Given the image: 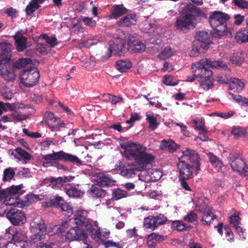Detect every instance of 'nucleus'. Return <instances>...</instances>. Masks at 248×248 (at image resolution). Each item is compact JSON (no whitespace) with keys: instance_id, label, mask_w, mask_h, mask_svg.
Listing matches in <instances>:
<instances>
[{"instance_id":"nucleus-1","label":"nucleus","mask_w":248,"mask_h":248,"mask_svg":"<svg viewBox=\"0 0 248 248\" xmlns=\"http://www.w3.org/2000/svg\"><path fill=\"white\" fill-rule=\"evenodd\" d=\"M208 67L225 70L228 68L226 63L221 61L211 60L205 58L200 61L192 63L191 69L193 75L187 76L186 81L193 82L196 78H199L200 86L204 90L207 91L214 87L213 82V72Z\"/></svg>"},{"instance_id":"nucleus-2","label":"nucleus","mask_w":248,"mask_h":248,"mask_svg":"<svg viewBox=\"0 0 248 248\" xmlns=\"http://www.w3.org/2000/svg\"><path fill=\"white\" fill-rule=\"evenodd\" d=\"M120 145L124 149L123 156L129 160H134L132 165L138 171L145 170L155 159L152 154L146 152L147 148L141 144L128 141L121 143Z\"/></svg>"},{"instance_id":"nucleus-3","label":"nucleus","mask_w":248,"mask_h":248,"mask_svg":"<svg viewBox=\"0 0 248 248\" xmlns=\"http://www.w3.org/2000/svg\"><path fill=\"white\" fill-rule=\"evenodd\" d=\"M183 5L182 14L176 18L174 26L178 31L186 33L195 27L196 17L203 16L204 13L190 2Z\"/></svg>"},{"instance_id":"nucleus-4","label":"nucleus","mask_w":248,"mask_h":248,"mask_svg":"<svg viewBox=\"0 0 248 248\" xmlns=\"http://www.w3.org/2000/svg\"><path fill=\"white\" fill-rule=\"evenodd\" d=\"M42 158L45 161L43 162L42 166L45 168L56 167L58 170H66L67 167L59 163L60 161L69 163L73 165L80 166L84 162L78 156L61 150L53 152L51 154L42 155Z\"/></svg>"},{"instance_id":"nucleus-5","label":"nucleus","mask_w":248,"mask_h":248,"mask_svg":"<svg viewBox=\"0 0 248 248\" xmlns=\"http://www.w3.org/2000/svg\"><path fill=\"white\" fill-rule=\"evenodd\" d=\"M42 158L45 161L43 162L42 166L45 168L56 167L58 170H66L67 167L59 163L60 161L69 163L73 165L80 166L84 162L78 156L61 150L53 152L51 154L42 155Z\"/></svg>"},{"instance_id":"nucleus-6","label":"nucleus","mask_w":248,"mask_h":248,"mask_svg":"<svg viewBox=\"0 0 248 248\" xmlns=\"http://www.w3.org/2000/svg\"><path fill=\"white\" fill-rule=\"evenodd\" d=\"M230 18V16L227 14L220 11L212 12L209 18V22L212 27V36L219 38L225 35H229L227 31L226 22ZM233 30H229V36H232Z\"/></svg>"},{"instance_id":"nucleus-7","label":"nucleus","mask_w":248,"mask_h":248,"mask_svg":"<svg viewBox=\"0 0 248 248\" xmlns=\"http://www.w3.org/2000/svg\"><path fill=\"white\" fill-rule=\"evenodd\" d=\"M30 230L33 233L31 236V240L33 243L45 239L46 232V226L41 217L37 216L31 220Z\"/></svg>"},{"instance_id":"nucleus-8","label":"nucleus","mask_w":248,"mask_h":248,"mask_svg":"<svg viewBox=\"0 0 248 248\" xmlns=\"http://www.w3.org/2000/svg\"><path fill=\"white\" fill-rule=\"evenodd\" d=\"M122 35L109 41V47L108 49L109 54L104 56L109 58L111 54L121 56L128 50V45L124 39V33L121 31Z\"/></svg>"},{"instance_id":"nucleus-9","label":"nucleus","mask_w":248,"mask_h":248,"mask_svg":"<svg viewBox=\"0 0 248 248\" xmlns=\"http://www.w3.org/2000/svg\"><path fill=\"white\" fill-rule=\"evenodd\" d=\"M229 158L231 161V167L234 171L248 177V166L246 165L244 159L240 152L230 153Z\"/></svg>"},{"instance_id":"nucleus-10","label":"nucleus","mask_w":248,"mask_h":248,"mask_svg":"<svg viewBox=\"0 0 248 248\" xmlns=\"http://www.w3.org/2000/svg\"><path fill=\"white\" fill-rule=\"evenodd\" d=\"M40 74L38 69L33 67L22 71L20 80L25 86L31 87L37 83Z\"/></svg>"},{"instance_id":"nucleus-11","label":"nucleus","mask_w":248,"mask_h":248,"mask_svg":"<svg viewBox=\"0 0 248 248\" xmlns=\"http://www.w3.org/2000/svg\"><path fill=\"white\" fill-rule=\"evenodd\" d=\"M74 222L78 227H84L87 231L93 229V220L88 217V212L83 209L77 210L74 215Z\"/></svg>"},{"instance_id":"nucleus-12","label":"nucleus","mask_w":248,"mask_h":248,"mask_svg":"<svg viewBox=\"0 0 248 248\" xmlns=\"http://www.w3.org/2000/svg\"><path fill=\"white\" fill-rule=\"evenodd\" d=\"M44 120L52 131H60L61 128L65 127V124L61 119L56 117L51 111H46L44 113Z\"/></svg>"},{"instance_id":"nucleus-13","label":"nucleus","mask_w":248,"mask_h":248,"mask_svg":"<svg viewBox=\"0 0 248 248\" xmlns=\"http://www.w3.org/2000/svg\"><path fill=\"white\" fill-rule=\"evenodd\" d=\"M167 221V217L162 214L149 216L144 218V227L154 230L159 226L164 225Z\"/></svg>"},{"instance_id":"nucleus-14","label":"nucleus","mask_w":248,"mask_h":248,"mask_svg":"<svg viewBox=\"0 0 248 248\" xmlns=\"http://www.w3.org/2000/svg\"><path fill=\"white\" fill-rule=\"evenodd\" d=\"M6 217L15 226L22 225L26 221V217L24 212L16 208L8 210L6 213Z\"/></svg>"},{"instance_id":"nucleus-15","label":"nucleus","mask_w":248,"mask_h":248,"mask_svg":"<svg viewBox=\"0 0 248 248\" xmlns=\"http://www.w3.org/2000/svg\"><path fill=\"white\" fill-rule=\"evenodd\" d=\"M128 46L132 47L135 52L141 53L146 50L145 44L135 34L127 36Z\"/></svg>"},{"instance_id":"nucleus-16","label":"nucleus","mask_w":248,"mask_h":248,"mask_svg":"<svg viewBox=\"0 0 248 248\" xmlns=\"http://www.w3.org/2000/svg\"><path fill=\"white\" fill-rule=\"evenodd\" d=\"M177 165L180 179L188 180L193 177V166L190 165L188 162L180 160Z\"/></svg>"},{"instance_id":"nucleus-17","label":"nucleus","mask_w":248,"mask_h":248,"mask_svg":"<svg viewBox=\"0 0 248 248\" xmlns=\"http://www.w3.org/2000/svg\"><path fill=\"white\" fill-rule=\"evenodd\" d=\"M86 233L84 230L79 229V227L70 229L67 232L65 238L70 241L74 240H83L84 243L87 245L85 241H86Z\"/></svg>"},{"instance_id":"nucleus-18","label":"nucleus","mask_w":248,"mask_h":248,"mask_svg":"<svg viewBox=\"0 0 248 248\" xmlns=\"http://www.w3.org/2000/svg\"><path fill=\"white\" fill-rule=\"evenodd\" d=\"M12 45L8 43H0V57L4 60L5 64L9 63L12 57Z\"/></svg>"},{"instance_id":"nucleus-19","label":"nucleus","mask_w":248,"mask_h":248,"mask_svg":"<svg viewBox=\"0 0 248 248\" xmlns=\"http://www.w3.org/2000/svg\"><path fill=\"white\" fill-rule=\"evenodd\" d=\"M138 18V17L136 14L134 13L130 14L122 17L116 23L119 27H130L136 24Z\"/></svg>"},{"instance_id":"nucleus-20","label":"nucleus","mask_w":248,"mask_h":248,"mask_svg":"<svg viewBox=\"0 0 248 248\" xmlns=\"http://www.w3.org/2000/svg\"><path fill=\"white\" fill-rule=\"evenodd\" d=\"M197 41L201 44L200 46L204 49H208L209 45L212 43L210 34L206 31H199L196 35Z\"/></svg>"},{"instance_id":"nucleus-21","label":"nucleus","mask_w":248,"mask_h":248,"mask_svg":"<svg viewBox=\"0 0 248 248\" xmlns=\"http://www.w3.org/2000/svg\"><path fill=\"white\" fill-rule=\"evenodd\" d=\"M183 155L180 159L182 161H185V162L189 161L190 162L193 164L199 162L200 156L197 152L194 150L186 148L183 152Z\"/></svg>"},{"instance_id":"nucleus-22","label":"nucleus","mask_w":248,"mask_h":248,"mask_svg":"<svg viewBox=\"0 0 248 248\" xmlns=\"http://www.w3.org/2000/svg\"><path fill=\"white\" fill-rule=\"evenodd\" d=\"M13 38L18 51H23L27 48V38L23 36L21 31H17L13 36Z\"/></svg>"},{"instance_id":"nucleus-23","label":"nucleus","mask_w":248,"mask_h":248,"mask_svg":"<svg viewBox=\"0 0 248 248\" xmlns=\"http://www.w3.org/2000/svg\"><path fill=\"white\" fill-rule=\"evenodd\" d=\"M97 185L101 187L112 186L115 185L116 181L109 176L103 173H99L96 176Z\"/></svg>"},{"instance_id":"nucleus-24","label":"nucleus","mask_w":248,"mask_h":248,"mask_svg":"<svg viewBox=\"0 0 248 248\" xmlns=\"http://www.w3.org/2000/svg\"><path fill=\"white\" fill-rule=\"evenodd\" d=\"M195 210L202 214L205 213L208 210V201L204 197H201L193 201Z\"/></svg>"},{"instance_id":"nucleus-25","label":"nucleus","mask_w":248,"mask_h":248,"mask_svg":"<svg viewBox=\"0 0 248 248\" xmlns=\"http://www.w3.org/2000/svg\"><path fill=\"white\" fill-rule=\"evenodd\" d=\"M128 9L123 4H114L112 7L109 18L117 19L118 17L127 14Z\"/></svg>"},{"instance_id":"nucleus-26","label":"nucleus","mask_w":248,"mask_h":248,"mask_svg":"<svg viewBox=\"0 0 248 248\" xmlns=\"http://www.w3.org/2000/svg\"><path fill=\"white\" fill-rule=\"evenodd\" d=\"M179 147V145L170 139L163 140L160 144V148L162 150L168 151L170 153L174 152Z\"/></svg>"},{"instance_id":"nucleus-27","label":"nucleus","mask_w":248,"mask_h":248,"mask_svg":"<svg viewBox=\"0 0 248 248\" xmlns=\"http://www.w3.org/2000/svg\"><path fill=\"white\" fill-rule=\"evenodd\" d=\"M164 236L152 233L147 237L146 245L148 248H155L157 244L164 240Z\"/></svg>"},{"instance_id":"nucleus-28","label":"nucleus","mask_w":248,"mask_h":248,"mask_svg":"<svg viewBox=\"0 0 248 248\" xmlns=\"http://www.w3.org/2000/svg\"><path fill=\"white\" fill-rule=\"evenodd\" d=\"M22 185L12 186L7 187L8 195L9 197H15L16 200L21 199V196L24 193L25 190H22Z\"/></svg>"},{"instance_id":"nucleus-29","label":"nucleus","mask_w":248,"mask_h":248,"mask_svg":"<svg viewBox=\"0 0 248 248\" xmlns=\"http://www.w3.org/2000/svg\"><path fill=\"white\" fill-rule=\"evenodd\" d=\"M72 179L73 178L72 177L68 178V177L64 176L57 178L51 177L50 178H46L45 179L44 181L46 183H48V182L50 183L53 186V187H59L60 186H62L64 183L71 182Z\"/></svg>"},{"instance_id":"nucleus-30","label":"nucleus","mask_w":248,"mask_h":248,"mask_svg":"<svg viewBox=\"0 0 248 248\" xmlns=\"http://www.w3.org/2000/svg\"><path fill=\"white\" fill-rule=\"evenodd\" d=\"M20 200L21 201L20 207L23 208L24 207L29 206L32 203L39 201L40 200V199L39 198V196L37 195L29 194L26 195L25 196H24L23 198L22 197Z\"/></svg>"},{"instance_id":"nucleus-31","label":"nucleus","mask_w":248,"mask_h":248,"mask_svg":"<svg viewBox=\"0 0 248 248\" xmlns=\"http://www.w3.org/2000/svg\"><path fill=\"white\" fill-rule=\"evenodd\" d=\"M244 87L245 85L241 80L235 78L230 79L228 86L229 90L239 93L243 90Z\"/></svg>"},{"instance_id":"nucleus-32","label":"nucleus","mask_w":248,"mask_h":248,"mask_svg":"<svg viewBox=\"0 0 248 248\" xmlns=\"http://www.w3.org/2000/svg\"><path fill=\"white\" fill-rule=\"evenodd\" d=\"M236 41L238 43L248 42V29L247 27L242 29L236 32L235 35Z\"/></svg>"},{"instance_id":"nucleus-33","label":"nucleus","mask_w":248,"mask_h":248,"mask_svg":"<svg viewBox=\"0 0 248 248\" xmlns=\"http://www.w3.org/2000/svg\"><path fill=\"white\" fill-rule=\"evenodd\" d=\"M64 191L69 197L72 198H80L84 194V192L74 186L66 187Z\"/></svg>"},{"instance_id":"nucleus-34","label":"nucleus","mask_w":248,"mask_h":248,"mask_svg":"<svg viewBox=\"0 0 248 248\" xmlns=\"http://www.w3.org/2000/svg\"><path fill=\"white\" fill-rule=\"evenodd\" d=\"M202 217L201 222L203 225H210L213 220L217 218V216L213 214L210 210H208Z\"/></svg>"},{"instance_id":"nucleus-35","label":"nucleus","mask_w":248,"mask_h":248,"mask_svg":"<svg viewBox=\"0 0 248 248\" xmlns=\"http://www.w3.org/2000/svg\"><path fill=\"white\" fill-rule=\"evenodd\" d=\"M88 192L92 197L96 198H102L106 195L105 190L94 185L92 186Z\"/></svg>"},{"instance_id":"nucleus-36","label":"nucleus","mask_w":248,"mask_h":248,"mask_svg":"<svg viewBox=\"0 0 248 248\" xmlns=\"http://www.w3.org/2000/svg\"><path fill=\"white\" fill-rule=\"evenodd\" d=\"M247 133L246 128L239 126H233L231 131V134L236 139L244 137Z\"/></svg>"},{"instance_id":"nucleus-37","label":"nucleus","mask_w":248,"mask_h":248,"mask_svg":"<svg viewBox=\"0 0 248 248\" xmlns=\"http://www.w3.org/2000/svg\"><path fill=\"white\" fill-rule=\"evenodd\" d=\"M132 67V63L129 60H120L117 62L116 67L122 72H125Z\"/></svg>"},{"instance_id":"nucleus-38","label":"nucleus","mask_w":248,"mask_h":248,"mask_svg":"<svg viewBox=\"0 0 248 248\" xmlns=\"http://www.w3.org/2000/svg\"><path fill=\"white\" fill-rule=\"evenodd\" d=\"M208 156L209 158L210 163L212 166L214 167L217 170H219L221 169L222 163L219 160L216 155H215L212 153H209Z\"/></svg>"},{"instance_id":"nucleus-39","label":"nucleus","mask_w":248,"mask_h":248,"mask_svg":"<svg viewBox=\"0 0 248 248\" xmlns=\"http://www.w3.org/2000/svg\"><path fill=\"white\" fill-rule=\"evenodd\" d=\"M191 227L190 225L187 226L186 224L180 220H174L172 222L171 224V228L178 231H183L191 228Z\"/></svg>"},{"instance_id":"nucleus-40","label":"nucleus","mask_w":248,"mask_h":248,"mask_svg":"<svg viewBox=\"0 0 248 248\" xmlns=\"http://www.w3.org/2000/svg\"><path fill=\"white\" fill-rule=\"evenodd\" d=\"M40 39H42L46 41V44L49 45L51 48L54 47L58 44L57 38L53 36H49L47 34L41 35Z\"/></svg>"},{"instance_id":"nucleus-41","label":"nucleus","mask_w":248,"mask_h":248,"mask_svg":"<svg viewBox=\"0 0 248 248\" xmlns=\"http://www.w3.org/2000/svg\"><path fill=\"white\" fill-rule=\"evenodd\" d=\"M49 201L50 206L57 208H59L64 202L63 199L58 195L51 197Z\"/></svg>"},{"instance_id":"nucleus-42","label":"nucleus","mask_w":248,"mask_h":248,"mask_svg":"<svg viewBox=\"0 0 248 248\" xmlns=\"http://www.w3.org/2000/svg\"><path fill=\"white\" fill-rule=\"evenodd\" d=\"M41 7L40 5L38 4L33 0H31L27 5L25 9L26 14L28 16L32 15L36 10Z\"/></svg>"},{"instance_id":"nucleus-43","label":"nucleus","mask_w":248,"mask_h":248,"mask_svg":"<svg viewBox=\"0 0 248 248\" xmlns=\"http://www.w3.org/2000/svg\"><path fill=\"white\" fill-rule=\"evenodd\" d=\"M128 193L126 191L120 188H116L113 190L112 197L113 200H118L122 198L127 197Z\"/></svg>"},{"instance_id":"nucleus-44","label":"nucleus","mask_w":248,"mask_h":248,"mask_svg":"<svg viewBox=\"0 0 248 248\" xmlns=\"http://www.w3.org/2000/svg\"><path fill=\"white\" fill-rule=\"evenodd\" d=\"M231 60L233 64L240 65L244 61V58L241 52H237L233 54Z\"/></svg>"},{"instance_id":"nucleus-45","label":"nucleus","mask_w":248,"mask_h":248,"mask_svg":"<svg viewBox=\"0 0 248 248\" xmlns=\"http://www.w3.org/2000/svg\"><path fill=\"white\" fill-rule=\"evenodd\" d=\"M15 175V171L12 168H6L3 172L2 180L4 182L10 181Z\"/></svg>"},{"instance_id":"nucleus-46","label":"nucleus","mask_w":248,"mask_h":248,"mask_svg":"<svg viewBox=\"0 0 248 248\" xmlns=\"http://www.w3.org/2000/svg\"><path fill=\"white\" fill-rule=\"evenodd\" d=\"M172 49L170 46H166L158 55V57L162 60H165L172 56Z\"/></svg>"},{"instance_id":"nucleus-47","label":"nucleus","mask_w":248,"mask_h":248,"mask_svg":"<svg viewBox=\"0 0 248 248\" xmlns=\"http://www.w3.org/2000/svg\"><path fill=\"white\" fill-rule=\"evenodd\" d=\"M65 216L70 217L73 213V208L70 204L64 201L59 208Z\"/></svg>"},{"instance_id":"nucleus-48","label":"nucleus","mask_w":248,"mask_h":248,"mask_svg":"<svg viewBox=\"0 0 248 248\" xmlns=\"http://www.w3.org/2000/svg\"><path fill=\"white\" fill-rule=\"evenodd\" d=\"M147 120L149 124V128L152 130H155L157 128L158 126V124L157 123V119L153 115L146 114Z\"/></svg>"},{"instance_id":"nucleus-49","label":"nucleus","mask_w":248,"mask_h":248,"mask_svg":"<svg viewBox=\"0 0 248 248\" xmlns=\"http://www.w3.org/2000/svg\"><path fill=\"white\" fill-rule=\"evenodd\" d=\"M12 239L15 242L21 243L22 242H26L27 237L22 232L16 231L13 233Z\"/></svg>"},{"instance_id":"nucleus-50","label":"nucleus","mask_w":248,"mask_h":248,"mask_svg":"<svg viewBox=\"0 0 248 248\" xmlns=\"http://www.w3.org/2000/svg\"><path fill=\"white\" fill-rule=\"evenodd\" d=\"M230 94L232 95V98L234 100L241 106L247 107L248 105V98L243 97L240 95H235L232 93H230Z\"/></svg>"},{"instance_id":"nucleus-51","label":"nucleus","mask_w":248,"mask_h":248,"mask_svg":"<svg viewBox=\"0 0 248 248\" xmlns=\"http://www.w3.org/2000/svg\"><path fill=\"white\" fill-rule=\"evenodd\" d=\"M36 49L41 54L46 55L49 51L50 49L47 44L46 43L38 42L37 45Z\"/></svg>"},{"instance_id":"nucleus-52","label":"nucleus","mask_w":248,"mask_h":248,"mask_svg":"<svg viewBox=\"0 0 248 248\" xmlns=\"http://www.w3.org/2000/svg\"><path fill=\"white\" fill-rule=\"evenodd\" d=\"M7 189L0 190V200H4V204L6 205L7 204H12L14 203L10 202V197L8 195Z\"/></svg>"},{"instance_id":"nucleus-53","label":"nucleus","mask_w":248,"mask_h":248,"mask_svg":"<svg viewBox=\"0 0 248 248\" xmlns=\"http://www.w3.org/2000/svg\"><path fill=\"white\" fill-rule=\"evenodd\" d=\"M31 59L21 58L16 62L15 66L16 68L19 69L26 66L27 64L31 63Z\"/></svg>"},{"instance_id":"nucleus-54","label":"nucleus","mask_w":248,"mask_h":248,"mask_svg":"<svg viewBox=\"0 0 248 248\" xmlns=\"http://www.w3.org/2000/svg\"><path fill=\"white\" fill-rule=\"evenodd\" d=\"M135 169H123L121 171V174L127 178L134 177L136 175Z\"/></svg>"},{"instance_id":"nucleus-55","label":"nucleus","mask_w":248,"mask_h":248,"mask_svg":"<svg viewBox=\"0 0 248 248\" xmlns=\"http://www.w3.org/2000/svg\"><path fill=\"white\" fill-rule=\"evenodd\" d=\"M15 151L22 158L28 160L31 159V155L28 152L22 149L21 148H17L15 150Z\"/></svg>"},{"instance_id":"nucleus-56","label":"nucleus","mask_w":248,"mask_h":248,"mask_svg":"<svg viewBox=\"0 0 248 248\" xmlns=\"http://www.w3.org/2000/svg\"><path fill=\"white\" fill-rule=\"evenodd\" d=\"M99 42V40L95 39H89L83 41L79 44V47L84 46L85 47H90L93 45H96Z\"/></svg>"},{"instance_id":"nucleus-57","label":"nucleus","mask_w":248,"mask_h":248,"mask_svg":"<svg viewBox=\"0 0 248 248\" xmlns=\"http://www.w3.org/2000/svg\"><path fill=\"white\" fill-rule=\"evenodd\" d=\"M197 214L193 211L189 212L184 218V220L188 222H193L197 221Z\"/></svg>"},{"instance_id":"nucleus-58","label":"nucleus","mask_w":248,"mask_h":248,"mask_svg":"<svg viewBox=\"0 0 248 248\" xmlns=\"http://www.w3.org/2000/svg\"><path fill=\"white\" fill-rule=\"evenodd\" d=\"M81 20L84 22L85 25L91 28H93L96 25V21L91 17H81Z\"/></svg>"},{"instance_id":"nucleus-59","label":"nucleus","mask_w":248,"mask_h":248,"mask_svg":"<svg viewBox=\"0 0 248 248\" xmlns=\"http://www.w3.org/2000/svg\"><path fill=\"white\" fill-rule=\"evenodd\" d=\"M224 229L227 240L229 242L233 241L234 240V235L230 227L228 225H225L224 227Z\"/></svg>"},{"instance_id":"nucleus-60","label":"nucleus","mask_w":248,"mask_h":248,"mask_svg":"<svg viewBox=\"0 0 248 248\" xmlns=\"http://www.w3.org/2000/svg\"><path fill=\"white\" fill-rule=\"evenodd\" d=\"M83 32V28L79 23H72L71 27L72 34H78L80 32Z\"/></svg>"},{"instance_id":"nucleus-61","label":"nucleus","mask_w":248,"mask_h":248,"mask_svg":"<svg viewBox=\"0 0 248 248\" xmlns=\"http://www.w3.org/2000/svg\"><path fill=\"white\" fill-rule=\"evenodd\" d=\"M194 124H195V128L201 131L203 133H206L207 130L205 128L204 123L201 120L198 122L196 120H194Z\"/></svg>"},{"instance_id":"nucleus-62","label":"nucleus","mask_w":248,"mask_h":248,"mask_svg":"<svg viewBox=\"0 0 248 248\" xmlns=\"http://www.w3.org/2000/svg\"><path fill=\"white\" fill-rule=\"evenodd\" d=\"M163 78V82L167 85L174 86L177 84L173 81V77L170 75H165Z\"/></svg>"},{"instance_id":"nucleus-63","label":"nucleus","mask_w":248,"mask_h":248,"mask_svg":"<svg viewBox=\"0 0 248 248\" xmlns=\"http://www.w3.org/2000/svg\"><path fill=\"white\" fill-rule=\"evenodd\" d=\"M87 231L90 233L93 239H95L96 241H98L100 239L101 232L99 230H94V229L93 227V229L91 230V231Z\"/></svg>"},{"instance_id":"nucleus-64","label":"nucleus","mask_w":248,"mask_h":248,"mask_svg":"<svg viewBox=\"0 0 248 248\" xmlns=\"http://www.w3.org/2000/svg\"><path fill=\"white\" fill-rule=\"evenodd\" d=\"M53 245L49 242H39L36 244V248H53Z\"/></svg>"}]
</instances>
